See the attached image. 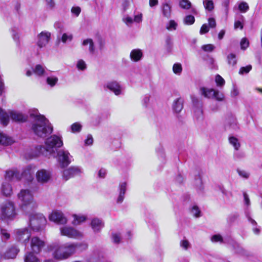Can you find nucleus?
<instances>
[{"label": "nucleus", "instance_id": "38", "mask_svg": "<svg viewBox=\"0 0 262 262\" xmlns=\"http://www.w3.org/2000/svg\"><path fill=\"white\" fill-rule=\"evenodd\" d=\"M191 214L195 217L198 218L201 216V212L199 208V207L196 205H193L192 206L190 210Z\"/></svg>", "mask_w": 262, "mask_h": 262}, {"label": "nucleus", "instance_id": "17", "mask_svg": "<svg viewBox=\"0 0 262 262\" xmlns=\"http://www.w3.org/2000/svg\"><path fill=\"white\" fill-rule=\"evenodd\" d=\"M104 88L110 90L116 96L121 95L123 92L122 86L116 81H111L107 82L104 85Z\"/></svg>", "mask_w": 262, "mask_h": 262}, {"label": "nucleus", "instance_id": "57", "mask_svg": "<svg viewBox=\"0 0 262 262\" xmlns=\"http://www.w3.org/2000/svg\"><path fill=\"white\" fill-rule=\"evenodd\" d=\"M214 46L212 44L203 45L202 47V50H203L205 52H211L214 49Z\"/></svg>", "mask_w": 262, "mask_h": 262}, {"label": "nucleus", "instance_id": "24", "mask_svg": "<svg viewBox=\"0 0 262 262\" xmlns=\"http://www.w3.org/2000/svg\"><path fill=\"white\" fill-rule=\"evenodd\" d=\"M237 122L235 116L229 115L226 119V126L229 128L235 129L237 127Z\"/></svg>", "mask_w": 262, "mask_h": 262}, {"label": "nucleus", "instance_id": "45", "mask_svg": "<svg viewBox=\"0 0 262 262\" xmlns=\"http://www.w3.org/2000/svg\"><path fill=\"white\" fill-rule=\"evenodd\" d=\"M180 247L184 249L185 250H187L188 248L190 247V244L187 239H184L182 240L180 243Z\"/></svg>", "mask_w": 262, "mask_h": 262}, {"label": "nucleus", "instance_id": "30", "mask_svg": "<svg viewBox=\"0 0 262 262\" xmlns=\"http://www.w3.org/2000/svg\"><path fill=\"white\" fill-rule=\"evenodd\" d=\"M74 247L75 253L77 251H82L88 248V244L85 243H72Z\"/></svg>", "mask_w": 262, "mask_h": 262}, {"label": "nucleus", "instance_id": "51", "mask_svg": "<svg viewBox=\"0 0 262 262\" xmlns=\"http://www.w3.org/2000/svg\"><path fill=\"white\" fill-rule=\"evenodd\" d=\"M239 94V92L238 88L235 85H233L232 89L230 92L231 97L232 98H236Z\"/></svg>", "mask_w": 262, "mask_h": 262}, {"label": "nucleus", "instance_id": "44", "mask_svg": "<svg viewBox=\"0 0 262 262\" xmlns=\"http://www.w3.org/2000/svg\"><path fill=\"white\" fill-rule=\"evenodd\" d=\"M195 21L194 17L191 15H187L184 18V23L186 25H192Z\"/></svg>", "mask_w": 262, "mask_h": 262}, {"label": "nucleus", "instance_id": "39", "mask_svg": "<svg viewBox=\"0 0 262 262\" xmlns=\"http://www.w3.org/2000/svg\"><path fill=\"white\" fill-rule=\"evenodd\" d=\"M238 8L242 13H246L249 9V7L246 2H240L238 3Z\"/></svg>", "mask_w": 262, "mask_h": 262}, {"label": "nucleus", "instance_id": "60", "mask_svg": "<svg viewBox=\"0 0 262 262\" xmlns=\"http://www.w3.org/2000/svg\"><path fill=\"white\" fill-rule=\"evenodd\" d=\"M237 172L241 177H243L245 179H248L250 176L249 173L246 170H237Z\"/></svg>", "mask_w": 262, "mask_h": 262}, {"label": "nucleus", "instance_id": "64", "mask_svg": "<svg viewBox=\"0 0 262 262\" xmlns=\"http://www.w3.org/2000/svg\"><path fill=\"white\" fill-rule=\"evenodd\" d=\"M209 31V28L207 24H204L201 28L200 33L201 34L207 33Z\"/></svg>", "mask_w": 262, "mask_h": 262}, {"label": "nucleus", "instance_id": "52", "mask_svg": "<svg viewBox=\"0 0 262 262\" xmlns=\"http://www.w3.org/2000/svg\"><path fill=\"white\" fill-rule=\"evenodd\" d=\"M211 241L213 243H223V239L222 236L220 234H215L213 235L211 238Z\"/></svg>", "mask_w": 262, "mask_h": 262}, {"label": "nucleus", "instance_id": "2", "mask_svg": "<svg viewBox=\"0 0 262 262\" xmlns=\"http://www.w3.org/2000/svg\"><path fill=\"white\" fill-rule=\"evenodd\" d=\"M30 117L34 119L31 129L34 134L38 137L45 138L53 132V126L45 116L35 113H30Z\"/></svg>", "mask_w": 262, "mask_h": 262}, {"label": "nucleus", "instance_id": "33", "mask_svg": "<svg viewBox=\"0 0 262 262\" xmlns=\"http://www.w3.org/2000/svg\"><path fill=\"white\" fill-rule=\"evenodd\" d=\"M173 108L177 113L181 112L183 108V100L181 98H178L174 101Z\"/></svg>", "mask_w": 262, "mask_h": 262}, {"label": "nucleus", "instance_id": "6", "mask_svg": "<svg viewBox=\"0 0 262 262\" xmlns=\"http://www.w3.org/2000/svg\"><path fill=\"white\" fill-rule=\"evenodd\" d=\"M16 215L14 203L10 201L3 203L0 206V216L4 219H13Z\"/></svg>", "mask_w": 262, "mask_h": 262}, {"label": "nucleus", "instance_id": "1", "mask_svg": "<svg viewBox=\"0 0 262 262\" xmlns=\"http://www.w3.org/2000/svg\"><path fill=\"white\" fill-rule=\"evenodd\" d=\"M63 145L62 137L60 136L52 135L48 138L45 141V146L38 145L34 147L31 154L32 157L40 155L50 157L55 153V149Z\"/></svg>", "mask_w": 262, "mask_h": 262}, {"label": "nucleus", "instance_id": "42", "mask_svg": "<svg viewBox=\"0 0 262 262\" xmlns=\"http://www.w3.org/2000/svg\"><path fill=\"white\" fill-rule=\"evenodd\" d=\"M228 63L230 65L234 66L236 64V59L235 54L231 53L227 56Z\"/></svg>", "mask_w": 262, "mask_h": 262}, {"label": "nucleus", "instance_id": "36", "mask_svg": "<svg viewBox=\"0 0 262 262\" xmlns=\"http://www.w3.org/2000/svg\"><path fill=\"white\" fill-rule=\"evenodd\" d=\"M203 5L206 10L211 12L214 9V3L213 0H204Z\"/></svg>", "mask_w": 262, "mask_h": 262}, {"label": "nucleus", "instance_id": "5", "mask_svg": "<svg viewBox=\"0 0 262 262\" xmlns=\"http://www.w3.org/2000/svg\"><path fill=\"white\" fill-rule=\"evenodd\" d=\"M9 117L17 122H24L28 119L27 116L21 112L13 110L6 112L0 107V123L4 126L7 125L9 122Z\"/></svg>", "mask_w": 262, "mask_h": 262}, {"label": "nucleus", "instance_id": "55", "mask_svg": "<svg viewBox=\"0 0 262 262\" xmlns=\"http://www.w3.org/2000/svg\"><path fill=\"white\" fill-rule=\"evenodd\" d=\"M252 69V66L251 65H248L246 67H242L239 71V74H247L250 72V71Z\"/></svg>", "mask_w": 262, "mask_h": 262}, {"label": "nucleus", "instance_id": "19", "mask_svg": "<svg viewBox=\"0 0 262 262\" xmlns=\"http://www.w3.org/2000/svg\"><path fill=\"white\" fill-rule=\"evenodd\" d=\"M5 179L11 181L14 179L19 180L21 179V176L19 171L16 168H12L6 171Z\"/></svg>", "mask_w": 262, "mask_h": 262}, {"label": "nucleus", "instance_id": "49", "mask_svg": "<svg viewBox=\"0 0 262 262\" xmlns=\"http://www.w3.org/2000/svg\"><path fill=\"white\" fill-rule=\"evenodd\" d=\"M76 67L78 70L83 71L86 69V64L84 60L80 59L77 61Z\"/></svg>", "mask_w": 262, "mask_h": 262}, {"label": "nucleus", "instance_id": "21", "mask_svg": "<svg viewBox=\"0 0 262 262\" xmlns=\"http://www.w3.org/2000/svg\"><path fill=\"white\" fill-rule=\"evenodd\" d=\"M127 183L125 182H121L119 185V195L117 199V203L121 204L124 200L125 194L126 191Z\"/></svg>", "mask_w": 262, "mask_h": 262}, {"label": "nucleus", "instance_id": "10", "mask_svg": "<svg viewBox=\"0 0 262 262\" xmlns=\"http://www.w3.org/2000/svg\"><path fill=\"white\" fill-rule=\"evenodd\" d=\"M31 251L36 254L39 253L45 246V242L37 236H32L28 241Z\"/></svg>", "mask_w": 262, "mask_h": 262}, {"label": "nucleus", "instance_id": "50", "mask_svg": "<svg viewBox=\"0 0 262 262\" xmlns=\"http://www.w3.org/2000/svg\"><path fill=\"white\" fill-rule=\"evenodd\" d=\"M166 49L167 52H170L172 49V42L170 37L166 39Z\"/></svg>", "mask_w": 262, "mask_h": 262}, {"label": "nucleus", "instance_id": "7", "mask_svg": "<svg viewBox=\"0 0 262 262\" xmlns=\"http://www.w3.org/2000/svg\"><path fill=\"white\" fill-rule=\"evenodd\" d=\"M30 227L35 231L42 229L46 224V219L42 214L32 212L29 215Z\"/></svg>", "mask_w": 262, "mask_h": 262}, {"label": "nucleus", "instance_id": "12", "mask_svg": "<svg viewBox=\"0 0 262 262\" xmlns=\"http://www.w3.org/2000/svg\"><path fill=\"white\" fill-rule=\"evenodd\" d=\"M50 221L53 222L58 225H64L67 223L68 220L63 213L58 210L52 211L49 215Z\"/></svg>", "mask_w": 262, "mask_h": 262}, {"label": "nucleus", "instance_id": "18", "mask_svg": "<svg viewBox=\"0 0 262 262\" xmlns=\"http://www.w3.org/2000/svg\"><path fill=\"white\" fill-rule=\"evenodd\" d=\"M35 167L32 165H28L25 167L20 174L21 179L24 178L28 181H31L33 179V174L34 172Z\"/></svg>", "mask_w": 262, "mask_h": 262}, {"label": "nucleus", "instance_id": "13", "mask_svg": "<svg viewBox=\"0 0 262 262\" xmlns=\"http://www.w3.org/2000/svg\"><path fill=\"white\" fill-rule=\"evenodd\" d=\"M35 177L38 183L43 184L51 180L52 173L49 170L40 169L36 172Z\"/></svg>", "mask_w": 262, "mask_h": 262}, {"label": "nucleus", "instance_id": "43", "mask_svg": "<svg viewBox=\"0 0 262 262\" xmlns=\"http://www.w3.org/2000/svg\"><path fill=\"white\" fill-rule=\"evenodd\" d=\"M172 71L173 73L177 75H180L182 71V67L180 63H174L172 67Z\"/></svg>", "mask_w": 262, "mask_h": 262}, {"label": "nucleus", "instance_id": "35", "mask_svg": "<svg viewBox=\"0 0 262 262\" xmlns=\"http://www.w3.org/2000/svg\"><path fill=\"white\" fill-rule=\"evenodd\" d=\"M73 216L74 217L73 224L74 225H79L81 223L84 222L86 220V217L83 215L74 214Z\"/></svg>", "mask_w": 262, "mask_h": 262}, {"label": "nucleus", "instance_id": "15", "mask_svg": "<svg viewBox=\"0 0 262 262\" xmlns=\"http://www.w3.org/2000/svg\"><path fill=\"white\" fill-rule=\"evenodd\" d=\"M16 240L22 242L25 245L31 237V232L27 228L18 229L15 231Z\"/></svg>", "mask_w": 262, "mask_h": 262}, {"label": "nucleus", "instance_id": "59", "mask_svg": "<svg viewBox=\"0 0 262 262\" xmlns=\"http://www.w3.org/2000/svg\"><path fill=\"white\" fill-rule=\"evenodd\" d=\"M46 4L48 9L52 10L55 7V3L54 0H45Z\"/></svg>", "mask_w": 262, "mask_h": 262}, {"label": "nucleus", "instance_id": "26", "mask_svg": "<svg viewBox=\"0 0 262 262\" xmlns=\"http://www.w3.org/2000/svg\"><path fill=\"white\" fill-rule=\"evenodd\" d=\"M19 252V249L15 247L9 249L4 254L3 258L5 259L14 258Z\"/></svg>", "mask_w": 262, "mask_h": 262}, {"label": "nucleus", "instance_id": "58", "mask_svg": "<svg viewBox=\"0 0 262 262\" xmlns=\"http://www.w3.org/2000/svg\"><path fill=\"white\" fill-rule=\"evenodd\" d=\"M113 242L115 244H118L121 240V236L119 233H114L112 234Z\"/></svg>", "mask_w": 262, "mask_h": 262}, {"label": "nucleus", "instance_id": "4", "mask_svg": "<svg viewBox=\"0 0 262 262\" xmlns=\"http://www.w3.org/2000/svg\"><path fill=\"white\" fill-rule=\"evenodd\" d=\"M17 197L21 203L22 209L26 212L33 211L36 208L37 204L34 200L32 192L28 189H23L17 194Z\"/></svg>", "mask_w": 262, "mask_h": 262}, {"label": "nucleus", "instance_id": "54", "mask_svg": "<svg viewBox=\"0 0 262 262\" xmlns=\"http://www.w3.org/2000/svg\"><path fill=\"white\" fill-rule=\"evenodd\" d=\"M215 82L217 86H222L225 84L224 79L219 75L215 76Z\"/></svg>", "mask_w": 262, "mask_h": 262}, {"label": "nucleus", "instance_id": "48", "mask_svg": "<svg viewBox=\"0 0 262 262\" xmlns=\"http://www.w3.org/2000/svg\"><path fill=\"white\" fill-rule=\"evenodd\" d=\"M177 27V24L173 20H171L166 25V29L168 30H174Z\"/></svg>", "mask_w": 262, "mask_h": 262}, {"label": "nucleus", "instance_id": "32", "mask_svg": "<svg viewBox=\"0 0 262 262\" xmlns=\"http://www.w3.org/2000/svg\"><path fill=\"white\" fill-rule=\"evenodd\" d=\"M33 73L38 76L41 77L45 75L46 71L42 66L37 64L33 69Z\"/></svg>", "mask_w": 262, "mask_h": 262}, {"label": "nucleus", "instance_id": "53", "mask_svg": "<svg viewBox=\"0 0 262 262\" xmlns=\"http://www.w3.org/2000/svg\"><path fill=\"white\" fill-rule=\"evenodd\" d=\"M122 21L128 26H130L134 23L132 17L128 15L123 17Z\"/></svg>", "mask_w": 262, "mask_h": 262}, {"label": "nucleus", "instance_id": "25", "mask_svg": "<svg viewBox=\"0 0 262 262\" xmlns=\"http://www.w3.org/2000/svg\"><path fill=\"white\" fill-rule=\"evenodd\" d=\"M179 6L184 9H191V12L194 14L197 13L196 9L192 7L191 3L189 0H179Z\"/></svg>", "mask_w": 262, "mask_h": 262}, {"label": "nucleus", "instance_id": "23", "mask_svg": "<svg viewBox=\"0 0 262 262\" xmlns=\"http://www.w3.org/2000/svg\"><path fill=\"white\" fill-rule=\"evenodd\" d=\"M1 191L3 195L9 196H10L13 192L11 184L7 181H4L1 187Z\"/></svg>", "mask_w": 262, "mask_h": 262}, {"label": "nucleus", "instance_id": "31", "mask_svg": "<svg viewBox=\"0 0 262 262\" xmlns=\"http://www.w3.org/2000/svg\"><path fill=\"white\" fill-rule=\"evenodd\" d=\"M46 83L50 87L55 86L58 82V78L54 75H50L47 77L46 79Z\"/></svg>", "mask_w": 262, "mask_h": 262}, {"label": "nucleus", "instance_id": "14", "mask_svg": "<svg viewBox=\"0 0 262 262\" xmlns=\"http://www.w3.org/2000/svg\"><path fill=\"white\" fill-rule=\"evenodd\" d=\"M82 172V169L80 167L72 166L63 171L62 177L63 179L67 181L72 178L80 175Z\"/></svg>", "mask_w": 262, "mask_h": 262}, {"label": "nucleus", "instance_id": "22", "mask_svg": "<svg viewBox=\"0 0 262 262\" xmlns=\"http://www.w3.org/2000/svg\"><path fill=\"white\" fill-rule=\"evenodd\" d=\"M143 56L142 51L139 49H133L130 53V59L134 62H138Z\"/></svg>", "mask_w": 262, "mask_h": 262}, {"label": "nucleus", "instance_id": "34", "mask_svg": "<svg viewBox=\"0 0 262 262\" xmlns=\"http://www.w3.org/2000/svg\"><path fill=\"white\" fill-rule=\"evenodd\" d=\"M229 141L230 144H231L234 148L236 150H238L240 147H241V144L236 138L233 136L230 137L229 138Z\"/></svg>", "mask_w": 262, "mask_h": 262}, {"label": "nucleus", "instance_id": "11", "mask_svg": "<svg viewBox=\"0 0 262 262\" xmlns=\"http://www.w3.org/2000/svg\"><path fill=\"white\" fill-rule=\"evenodd\" d=\"M61 235L66 236L69 238L79 239L83 237L82 232L71 227H63L60 228Z\"/></svg>", "mask_w": 262, "mask_h": 262}, {"label": "nucleus", "instance_id": "61", "mask_svg": "<svg viewBox=\"0 0 262 262\" xmlns=\"http://www.w3.org/2000/svg\"><path fill=\"white\" fill-rule=\"evenodd\" d=\"M142 17L143 15L141 13H139L137 15H135L133 19L134 22L136 23H140L142 21Z\"/></svg>", "mask_w": 262, "mask_h": 262}, {"label": "nucleus", "instance_id": "29", "mask_svg": "<svg viewBox=\"0 0 262 262\" xmlns=\"http://www.w3.org/2000/svg\"><path fill=\"white\" fill-rule=\"evenodd\" d=\"M13 143L12 139L0 133V144L3 145H11Z\"/></svg>", "mask_w": 262, "mask_h": 262}, {"label": "nucleus", "instance_id": "47", "mask_svg": "<svg viewBox=\"0 0 262 262\" xmlns=\"http://www.w3.org/2000/svg\"><path fill=\"white\" fill-rule=\"evenodd\" d=\"M11 35L14 40L17 42H19V34L17 30L15 29H12L11 30Z\"/></svg>", "mask_w": 262, "mask_h": 262}, {"label": "nucleus", "instance_id": "28", "mask_svg": "<svg viewBox=\"0 0 262 262\" xmlns=\"http://www.w3.org/2000/svg\"><path fill=\"white\" fill-rule=\"evenodd\" d=\"M35 253L32 251L27 252L24 257L25 262H39L38 258L35 255Z\"/></svg>", "mask_w": 262, "mask_h": 262}, {"label": "nucleus", "instance_id": "56", "mask_svg": "<svg viewBox=\"0 0 262 262\" xmlns=\"http://www.w3.org/2000/svg\"><path fill=\"white\" fill-rule=\"evenodd\" d=\"M1 233L3 239L7 240L10 238V234L8 233V231L6 229H1Z\"/></svg>", "mask_w": 262, "mask_h": 262}, {"label": "nucleus", "instance_id": "16", "mask_svg": "<svg viewBox=\"0 0 262 262\" xmlns=\"http://www.w3.org/2000/svg\"><path fill=\"white\" fill-rule=\"evenodd\" d=\"M51 39V33L48 31H42L37 36L36 45L41 49L45 47Z\"/></svg>", "mask_w": 262, "mask_h": 262}, {"label": "nucleus", "instance_id": "46", "mask_svg": "<svg viewBox=\"0 0 262 262\" xmlns=\"http://www.w3.org/2000/svg\"><path fill=\"white\" fill-rule=\"evenodd\" d=\"M245 214L247 218L248 219V220L253 226V227L256 226L257 225V223L254 220L252 219V217H251L250 213L248 208H247L246 209Z\"/></svg>", "mask_w": 262, "mask_h": 262}, {"label": "nucleus", "instance_id": "3", "mask_svg": "<svg viewBox=\"0 0 262 262\" xmlns=\"http://www.w3.org/2000/svg\"><path fill=\"white\" fill-rule=\"evenodd\" d=\"M48 249L53 252V257L57 259H67L75 253L72 243L60 245L58 243H53L48 245Z\"/></svg>", "mask_w": 262, "mask_h": 262}, {"label": "nucleus", "instance_id": "41", "mask_svg": "<svg viewBox=\"0 0 262 262\" xmlns=\"http://www.w3.org/2000/svg\"><path fill=\"white\" fill-rule=\"evenodd\" d=\"M73 39V35L69 33H64L62 35L61 40L63 43L71 41Z\"/></svg>", "mask_w": 262, "mask_h": 262}, {"label": "nucleus", "instance_id": "62", "mask_svg": "<svg viewBox=\"0 0 262 262\" xmlns=\"http://www.w3.org/2000/svg\"><path fill=\"white\" fill-rule=\"evenodd\" d=\"M249 46V41L248 40L244 38L242 39L241 41V47L242 49L245 50Z\"/></svg>", "mask_w": 262, "mask_h": 262}, {"label": "nucleus", "instance_id": "8", "mask_svg": "<svg viewBox=\"0 0 262 262\" xmlns=\"http://www.w3.org/2000/svg\"><path fill=\"white\" fill-rule=\"evenodd\" d=\"M201 95L209 99H214L218 101H223L225 99L224 94L213 89L202 87L200 89Z\"/></svg>", "mask_w": 262, "mask_h": 262}, {"label": "nucleus", "instance_id": "40", "mask_svg": "<svg viewBox=\"0 0 262 262\" xmlns=\"http://www.w3.org/2000/svg\"><path fill=\"white\" fill-rule=\"evenodd\" d=\"M82 125L79 122H75L71 126V132L73 133H79L82 129Z\"/></svg>", "mask_w": 262, "mask_h": 262}, {"label": "nucleus", "instance_id": "27", "mask_svg": "<svg viewBox=\"0 0 262 262\" xmlns=\"http://www.w3.org/2000/svg\"><path fill=\"white\" fill-rule=\"evenodd\" d=\"M83 47H88L89 51L91 54L95 52V48L94 43L91 38H86L84 39L81 43Z\"/></svg>", "mask_w": 262, "mask_h": 262}, {"label": "nucleus", "instance_id": "37", "mask_svg": "<svg viewBox=\"0 0 262 262\" xmlns=\"http://www.w3.org/2000/svg\"><path fill=\"white\" fill-rule=\"evenodd\" d=\"M162 13L165 17H170L171 14V6L169 4L165 3L163 5Z\"/></svg>", "mask_w": 262, "mask_h": 262}, {"label": "nucleus", "instance_id": "20", "mask_svg": "<svg viewBox=\"0 0 262 262\" xmlns=\"http://www.w3.org/2000/svg\"><path fill=\"white\" fill-rule=\"evenodd\" d=\"M91 226L95 233H98L103 228L104 223L99 219L94 218L91 221Z\"/></svg>", "mask_w": 262, "mask_h": 262}, {"label": "nucleus", "instance_id": "9", "mask_svg": "<svg viewBox=\"0 0 262 262\" xmlns=\"http://www.w3.org/2000/svg\"><path fill=\"white\" fill-rule=\"evenodd\" d=\"M56 157L61 168L67 167L73 161V156L68 150L63 149L57 151Z\"/></svg>", "mask_w": 262, "mask_h": 262}, {"label": "nucleus", "instance_id": "63", "mask_svg": "<svg viewBox=\"0 0 262 262\" xmlns=\"http://www.w3.org/2000/svg\"><path fill=\"white\" fill-rule=\"evenodd\" d=\"M71 12L76 16H78L81 12V9L79 7H74L72 8Z\"/></svg>", "mask_w": 262, "mask_h": 262}]
</instances>
